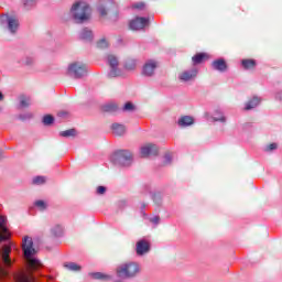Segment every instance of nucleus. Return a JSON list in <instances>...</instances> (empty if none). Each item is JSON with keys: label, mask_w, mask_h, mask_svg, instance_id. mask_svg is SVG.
Masks as SVG:
<instances>
[{"label": "nucleus", "mask_w": 282, "mask_h": 282, "mask_svg": "<svg viewBox=\"0 0 282 282\" xmlns=\"http://www.w3.org/2000/svg\"><path fill=\"white\" fill-rule=\"evenodd\" d=\"M87 34H88V36H90L91 35V31H85L83 33V35H82V39H87Z\"/></svg>", "instance_id": "obj_31"}, {"label": "nucleus", "mask_w": 282, "mask_h": 282, "mask_svg": "<svg viewBox=\"0 0 282 282\" xmlns=\"http://www.w3.org/2000/svg\"><path fill=\"white\" fill-rule=\"evenodd\" d=\"M135 8H142V4L140 7L137 6Z\"/></svg>", "instance_id": "obj_39"}, {"label": "nucleus", "mask_w": 282, "mask_h": 282, "mask_svg": "<svg viewBox=\"0 0 282 282\" xmlns=\"http://www.w3.org/2000/svg\"><path fill=\"white\" fill-rule=\"evenodd\" d=\"M241 65L245 69H254L257 62L254 59H242Z\"/></svg>", "instance_id": "obj_12"}, {"label": "nucleus", "mask_w": 282, "mask_h": 282, "mask_svg": "<svg viewBox=\"0 0 282 282\" xmlns=\"http://www.w3.org/2000/svg\"><path fill=\"white\" fill-rule=\"evenodd\" d=\"M18 28H19V21H17V19L14 18L9 19V30L11 32H17Z\"/></svg>", "instance_id": "obj_16"}, {"label": "nucleus", "mask_w": 282, "mask_h": 282, "mask_svg": "<svg viewBox=\"0 0 282 282\" xmlns=\"http://www.w3.org/2000/svg\"><path fill=\"white\" fill-rule=\"evenodd\" d=\"M276 149V143H271L268 148V151H274Z\"/></svg>", "instance_id": "obj_32"}, {"label": "nucleus", "mask_w": 282, "mask_h": 282, "mask_svg": "<svg viewBox=\"0 0 282 282\" xmlns=\"http://www.w3.org/2000/svg\"><path fill=\"white\" fill-rule=\"evenodd\" d=\"M108 63L110 67H118V59L113 55L108 56Z\"/></svg>", "instance_id": "obj_21"}, {"label": "nucleus", "mask_w": 282, "mask_h": 282, "mask_svg": "<svg viewBox=\"0 0 282 282\" xmlns=\"http://www.w3.org/2000/svg\"><path fill=\"white\" fill-rule=\"evenodd\" d=\"M43 123L44 124H53L54 123V117H52L51 115L44 116Z\"/></svg>", "instance_id": "obj_22"}, {"label": "nucleus", "mask_w": 282, "mask_h": 282, "mask_svg": "<svg viewBox=\"0 0 282 282\" xmlns=\"http://www.w3.org/2000/svg\"><path fill=\"white\" fill-rule=\"evenodd\" d=\"M124 111H133L135 109V106L131 102H127L123 107Z\"/></svg>", "instance_id": "obj_25"}, {"label": "nucleus", "mask_w": 282, "mask_h": 282, "mask_svg": "<svg viewBox=\"0 0 282 282\" xmlns=\"http://www.w3.org/2000/svg\"><path fill=\"white\" fill-rule=\"evenodd\" d=\"M213 67L214 69H218V72H226L228 66L226 65V61L218 59L213 63Z\"/></svg>", "instance_id": "obj_10"}, {"label": "nucleus", "mask_w": 282, "mask_h": 282, "mask_svg": "<svg viewBox=\"0 0 282 282\" xmlns=\"http://www.w3.org/2000/svg\"><path fill=\"white\" fill-rule=\"evenodd\" d=\"M0 100H3V94L0 93Z\"/></svg>", "instance_id": "obj_38"}, {"label": "nucleus", "mask_w": 282, "mask_h": 282, "mask_svg": "<svg viewBox=\"0 0 282 282\" xmlns=\"http://www.w3.org/2000/svg\"><path fill=\"white\" fill-rule=\"evenodd\" d=\"M112 133L115 135H122L124 133V127L118 123L112 124Z\"/></svg>", "instance_id": "obj_15"}, {"label": "nucleus", "mask_w": 282, "mask_h": 282, "mask_svg": "<svg viewBox=\"0 0 282 282\" xmlns=\"http://www.w3.org/2000/svg\"><path fill=\"white\" fill-rule=\"evenodd\" d=\"M140 272V268L135 263H126L117 269L119 279H129V276H135Z\"/></svg>", "instance_id": "obj_3"}, {"label": "nucleus", "mask_w": 282, "mask_h": 282, "mask_svg": "<svg viewBox=\"0 0 282 282\" xmlns=\"http://www.w3.org/2000/svg\"><path fill=\"white\" fill-rule=\"evenodd\" d=\"M147 25H149V19H145V18H137L130 21L129 23L130 30H134V31L144 30Z\"/></svg>", "instance_id": "obj_5"}, {"label": "nucleus", "mask_w": 282, "mask_h": 282, "mask_svg": "<svg viewBox=\"0 0 282 282\" xmlns=\"http://www.w3.org/2000/svg\"><path fill=\"white\" fill-rule=\"evenodd\" d=\"M159 221H160V218H159V217L152 218V223H153V224H158Z\"/></svg>", "instance_id": "obj_34"}, {"label": "nucleus", "mask_w": 282, "mask_h": 282, "mask_svg": "<svg viewBox=\"0 0 282 282\" xmlns=\"http://www.w3.org/2000/svg\"><path fill=\"white\" fill-rule=\"evenodd\" d=\"M152 149H153V145H152V144H148V145L143 147V148L141 149V155H142V158H147V156L151 155Z\"/></svg>", "instance_id": "obj_17"}, {"label": "nucleus", "mask_w": 282, "mask_h": 282, "mask_svg": "<svg viewBox=\"0 0 282 282\" xmlns=\"http://www.w3.org/2000/svg\"><path fill=\"white\" fill-rule=\"evenodd\" d=\"M102 43H105V41H101V42L99 43V47H102Z\"/></svg>", "instance_id": "obj_37"}, {"label": "nucleus", "mask_w": 282, "mask_h": 282, "mask_svg": "<svg viewBox=\"0 0 282 282\" xmlns=\"http://www.w3.org/2000/svg\"><path fill=\"white\" fill-rule=\"evenodd\" d=\"M33 184L41 186V184H45V177L43 176H36L33 178Z\"/></svg>", "instance_id": "obj_23"}, {"label": "nucleus", "mask_w": 282, "mask_h": 282, "mask_svg": "<svg viewBox=\"0 0 282 282\" xmlns=\"http://www.w3.org/2000/svg\"><path fill=\"white\" fill-rule=\"evenodd\" d=\"M6 276H8V270L0 267V279H6Z\"/></svg>", "instance_id": "obj_27"}, {"label": "nucleus", "mask_w": 282, "mask_h": 282, "mask_svg": "<svg viewBox=\"0 0 282 282\" xmlns=\"http://www.w3.org/2000/svg\"><path fill=\"white\" fill-rule=\"evenodd\" d=\"M214 120L216 121V122H218L219 120L221 121V122H224L225 120H226V118L225 117H220V118H217V117H214Z\"/></svg>", "instance_id": "obj_33"}, {"label": "nucleus", "mask_w": 282, "mask_h": 282, "mask_svg": "<svg viewBox=\"0 0 282 282\" xmlns=\"http://www.w3.org/2000/svg\"><path fill=\"white\" fill-rule=\"evenodd\" d=\"M193 122H194L193 117H188V116L182 117L178 120V124L181 127H191V124H193Z\"/></svg>", "instance_id": "obj_13"}, {"label": "nucleus", "mask_w": 282, "mask_h": 282, "mask_svg": "<svg viewBox=\"0 0 282 282\" xmlns=\"http://www.w3.org/2000/svg\"><path fill=\"white\" fill-rule=\"evenodd\" d=\"M107 191V188H105V186H99L97 187V193L98 195H105V192Z\"/></svg>", "instance_id": "obj_29"}, {"label": "nucleus", "mask_w": 282, "mask_h": 282, "mask_svg": "<svg viewBox=\"0 0 282 282\" xmlns=\"http://www.w3.org/2000/svg\"><path fill=\"white\" fill-rule=\"evenodd\" d=\"M70 12L76 21V23H83L89 19V6L86 2L79 1L73 4Z\"/></svg>", "instance_id": "obj_2"}, {"label": "nucleus", "mask_w": 282, "mask_h": 282, "mask_svg": "<svg viewBox=\"0 0 282 282\" xmlns=\"http://www.w3.org/2000/svg\"><path fill=\"white\" fill-rule=\"evenodd\" d=\"M124 67L128 72L131 69H135V62H128Z\"/></svg>", "instance_id": "obj_26"}, {"label": "nucleus", "mask_w": 282, "mask_h": 282, "mask_svg": "<svg viewBox=\"0 0 282 282\" xmlns=\"http://www.w3.org/2000/svg\"><path fill=\"white\" fill-rule=\"evenodd\" d=\"M99 12H100L101 17H105V14H106L105 10L100 9Z\"/></svg>", "instance_id": "obj_35"}, {"label": "nucleus", "mask_w": 282, "mask_h": 282, "mask_svg": "<svg viewBox=\"0 0 282 282\" xmlns=\"http://www.w3.org/2000/svg\"><path fill=\"white\" fill-rule=\"evenodd\" d=\"M207 59H208V55H206L205 53H198L192 58L194 65H199V63H204V61H207Z\"/></svg>", "instance_id": "obj_11"}, {"label": "nucleus", "mask_w": 282, "mask_h": 282, "mask_svg": "<svg viewBox=\"0 0 282 282\" xmlns=\"http://www.w3.org/2000/svg\"><path fill=\"white\" fill-rule=\"evenodd\" d=\"M11 235L10 229H8V219L6 216H0V241L10 239Z\"/></svg>", "instance_id": "obj_4"}, {"label": "nucleus", "mask_w": 282, "mask_h": 282, "mask_svg": "<svg viewBox=\"0 0 282 282\" xmlns=\"http://www.w3.org/2000/svg\"><path fill=\"white\" fill-rule=\"evenodd\" d=\"M144 252H149V242L141 240L137 243V253L144 254Z\"/></svg>", "instance_id": "obj_9"}, {"label": "nucleus", "mask_w": 282, "mask_h": 282, "mask_svg": "<svg viewBox=\"0 0 282 282\" xmlns=\"http://www.w3.org/2000/svg\"><path fill=\"white\" fill-rule=\"evenodd\" d=\"M155 67H158V63L154 61L148 62L143 67L144 76H152V74L155 72Z\"/></svg>", "instance_id": "obj_7"}, {"label": "nucleus", "mask_w": 282, "mask_h": 282, "mask_svg": "<svg viewBox=\"0 0 282 282\" xmlns=\"http://www.w3.org/2000/svg\"><path fill=\"white\" fill-rule=\"evenodd\" d=\"M35 206L40 208V210H45V208H47V205L43 200H36Z\"/></svg>", "instance_id": "obj_24"}, {"label": "nucleus", "mask_w": 282, "mask_h": 282, "mask_svg": "<svg viewBox=\"0 0 282 282\" xmlns=\"http://www.w3.org/2000/svg\"><path fill=\"white\" fill-rule=\"evenodd\" d=\"M195 76H197V72H193V73L185 72L181 74L180 79L187 82V80H192V78H195Z\"/></svg>", "instance_id": "obj_14"}, {"label": "nucleus", "mask_w": 282, "mask_h": 282, "mask_svg": "<svg viewBox=\"0 0 282 282\" xmlns=\"http://www.w3.org/2000/svg\"><path fill=\"white\" fill-rule=\"evenodd\" d=\"M59 135H62V138H69L72 135H76V130L70 129V130L62 131Z\"/></svg>", "instance_id": "obj_20"}, {"label": "nucleus", "mask_w": 282, "mask_h": 282, "mask_svg": "<svg viewBox=\"0 0 282 282\" xmlns=\"http://www.w3.org/2000/svg\"><path fill=\"white\" fill-rule=\"evenodd\" d=\"M22 250L24 252V258L26 260V268L29 271H21L15 274V282H34V275H32L33 270H39L43 264L39 259L34 258L36 250L34 249V243L32 238L24 237L22 241Z\"/></svg>", "instance_id": "obj_1"}, {"label": "nucleus", "mask_w": 282, "mask_h": 282, "mask_svg": "<svg viewBox=\"0 0 282 282\" xmlns=\"http://www.w3.org/2000/svg\"><path fill=\"white\" fill-rule=\"evenodd\" d=\"M105 111H111V108L109 106H106Z\"/></svg>", "instance_id": "obj_36"}, {"label": "nucleus", "mask_w": 282, "mask_h": 282, "mask_svg": "<svg viewBox=\"0 0 282 282\" xmlns=\"http://www.w3.org/2000/svg\"><path fill=\"white\" fill-rule=\"evenodd\" d=\"M259 105V98H253L251 101H249L246 106V110L249 111V109H254Z\"/></svg>", "instance_id": "obj_19"}, {"label": "nucleus", "mask_w": 282, "mask_h": 282, "mask_svg": "<svg viewBox=\"0 0 282 282\" xmlns=\"http://www.w3.org/2000/svg\"><path fill=\"white\" fill-rule=\"evenodd\" d=\"M93 279H107V275L102 273H93Z\"/></svg>", "instance_id": "obj_28"}, {"label": "nucleus", "mask_w": 282, "mask_h": 282, "mask_svg": "<svg viewBox=\"0 0 282 282\" xmlns=\"http://www.w3.org/2000/svg\"><path fill=\"white\" fill-rule=\"evenodd\" d=\"M69 74H73L74 78H80L83 76V67L73 64L68 68Z\"/></svg>", "instance_id": "obj_8"}, {"label": "nucleus", "mask_w": 282, "mask_h": 282, "mask_svg": "<svg viewBox=\"0 0 282 282\" xmlns=\"http://www.w3.org/2000/svg\"><path fill=\"white\" fill-rule=\"evenodd\" d=\"M65 268H67V270H70L72 272H78L80 270V265L74 262L66 263Z\"/></svg>", "instance_id": "obj_18"}, {"label": "nucleus", "mask_w": 282, "mask_h": 282, "mask_svg": "<svg viewBox=\"0 0 282 282\" xmlns=\"http://www.w3.org/2000/svg\"><path fill=\"white\" fill-rule=\"evenodd\" d=\"M122 155L126 160H130L131 158V153H129L128 151H122Z\"/></svg>", "instance_id": "obj_30"}, {"label": "nucleus", "mask_w": 282, "mask_h": 282, "mask_svg": "<svg viewBox=\"0 0 282 282\" xmlns=\"http://www.w3.org/2000/svg\"><path fill=\"white\" fill-rule=\"evenodd\" d=\"M10 252H12V248L9 245H6L2 249V260L4 265L10 268L12 265V260L10 259Z\"/></svg>", "instance_id": "obj_6"}]
</instances>
